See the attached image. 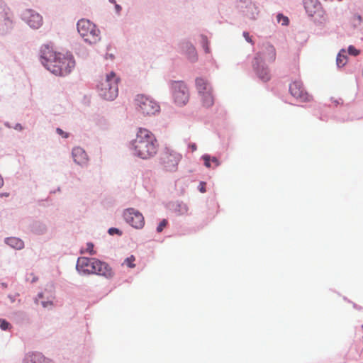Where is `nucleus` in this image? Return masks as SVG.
I'll return each mask as SVG.
<instances>
[{
	"label": "nucleus",
	"mask_w": 363,
	"mask_h": 363,
	"mask_svg": "<svg viewBox=\"0 0 363 363\" xmlns=\"http://www.w3.org/2000/svg\"><path fill=\"white\" fill-rule=\"evenodd\" d=\"M135 105L137 111L144 116L155 115L160 111V105L155 100L143 94L136 96Z\"/></svg>",
	"instance_id": "obj_6"
},
{
	"label": "nucleus",
	"mask_w": 363,
	"mask_h": 363,
	"mask_svg": "<svg viewBox=\"0 0 363 363\" xmlns=\"http://www.w3.org/2000/svg\"><path fill=\"white\" fill-rule=\"evenodd\" d=\"M304 9L309 17H314L319 10H322L318 0H303Z\"/></svg>",
	"instance_id": "obj_16"
},
{
	"label": "nucleus",
	"mask_w": 363,
	"mask_h": 363,
	"mask_svg": "<svg viewBox=\"0 0 363 363\" xmlns=\"http://www.w3.org/2000/svg\"><path fill=\"white\" fill-rule=\"evenodd\" d=\"M94 27V24L89 20L80 19L77 23L78 33L84 39L89 35V30Z\"/></svg>",
	"instance_id": "obj_19"
},
{
	"label": "nucleus",
	"mask_w": 363,
	"mask_h": 363,
	"mask_svg": "<svg viewBox=\"0 0 363 363\" xmlns=\"http://www.w3.org/2000/svg\"><path fill=\"white\" fill-rule=\"evenodd\" d=\"M56 133L61 135L63 138H68L69 137V133H67V132H65L62 129H61L60 128H56Z\"/></svg>",
	"instance_id": "obj_37"
},
{
	"label": "nucleus",
	"mask_w": 363,
	"mask_h": 363,
	"mask_svg": "<svg viewBox=\"0 0 363 363\" xmlns=\"http://www.w3.org/2000/svg\"><path fill=\"white\" fill-rule=\"evenodd\" d=\"M89 34L91 35V38H85L84 41L90 45L95 44L100 40V30L96 28V25L89 30Z\"/></svg>",
	"instance_id": "obj_23"
},
{
	"label": "nucleus",
	"mask_w": 363,
	"mask_h": 363,
	"mask_svg": "<svg viewBox=\"0 0 363 363\" xmlns=\"http://www.w3.org/2000/svg\"><path fill=\"white\" fill-rule=\"evenodd\" d=\"M20 18L33 30L40 28L43 24V16L36 11L31 9L23 10L20 15Z\"/></svg>",
	"instance_id": "obj_8"
},
{
	"label": "nucleus",
	"mask_w": 363,
	"mask_h": 363,
	"mask_svg": "<svg viewBox=\"0 0 363 363\" xmlns=\"http://www.w3.org/2000/svg\"><path fill=\"white\" fill-rule=\"evenodd\" d=\"M211 162H212L216 167H218L220 165V162L216 157H211Z\"/></svg>",
	"instance_id": "obj_42"
},
{
	"label": "nucleus",
	"mask_w": 363,
	"mask_h": 363,
	"mask_svg": "<svg viewBox=\"0 0 363 363\" xmlns=\"http://www.w3.org/2000/svg\"><path fill=\"white\" fill-rule=\"evenodd\" d=\"M276 59V50L269 43L263 44L262 50L255 55L253 61V69L257 77L264 82L270 80L271 74L264 60L272 62Z\"/></svg>",
	"instance_id": "obj_4"
},
{
	"label": "nucleus",
	"mask_w": 363,
	"mask_h": 363,
	"mask_svg": "<svg viewBox=\"0 0 363 363\" xmlns=\"http://www.w3.org/2000/svg\"><path fill=\"white\" fill-rule=\"evenodd\" d=\"M341 52H345V50L342 49L341 51L337 54L336 58V64L338 67H342L345 65L347 62V56L345 55H342Z\"/></svg>",
	"instance_id": "obj_26"
},
{
	"label": "nucleus",
	"mask_w": 363,
	"mask_h": 363,
	"mask_svg": "<svg viewBox=\"0 0 363 363\" xmlns=\"http://www.w3.org/2000/svg\"><path fill=\"white\" fill-rule=\"evenodd\" d=\"M200 95L201 96V101L203 106L209 108L213 106L214 103V99L211 93V89L203 92Z\"/></svg>",
	"instance_id": "obj_24"
},
{
	"label": "nucleus",
	"mask_w": 363,
	"mask_h": 363,
	"mask_svg": "<svg viewBox=\"0 0 363 363\" xmlns=\"http://www.w3.org/2000/svg\"><path fill=\"white\" fill-rule=\"evenodd\" d=\"M181 159L180 155L176 152H164L160 157V164L166 171L174 172Z\"/></svg>",
	"instance_id": "obj_12"
},
{
	"label": "nucleus",
	"mask_w": 363,
	"mask_h": 363,
	"mask_svg": "<svg viewBox=\"0 0 363 363\" xmlns=\"http://www.w3.org/2000/svg\"><path fill=\"white\" fill-rule=\"evenodd\" d=\"M76 269L82 275L94 274L108 279L113 277L114 274L109 264L94 257H79L76 264Z\"/></svg>",
	"instance_id": "obj_3"
},
{
	"label": "nucleus",
	"mask_w": 363,
	"mask_h": 363,
	"mask_svg": "<svg viewBox=\"0 0 363 363\" xmlns=\"http://www.w3.org/2000/svg\"><path fill=\"white\" fill-rule=\"evenodd\" d=\"M13 128H14L15 130H20V131H21V130H22L23 129V126L21 125V123H16V124L15 125V126L13 127Z\"/></svg>",
	"instance_id": "obj_47"
},
{
	"label": "nucleus",
	"mask_w": 363,
	"mask_h": 363,
	"mask_svg": "<svg viewBox=\"0 0 363 363\" xmlns=\"http://www.w3.org/2000/svg\"><path fill=\"white\" fill-rule=\"evenodd\" d=\"M347 52L352 56H357L360 53V50H357L354 45H350L347 48Z\"/></svg>",
	"instance_id": "obj_32"
},
{
	"label": "nucleus",
	"mask_w": 363,
	"mask_h": 363,
	"mask_svg": "<svg viewBox=\"0 0 363 363\" xmlns=\"http://www.w3.org/2000/svg\"><path fill=\"white\" fill-rule=\"evenodd\" d=\"M108 233L112 236L115 235L121 236L123 235V232L121 230H120L119 228H114V227H111V228H108Z\"/></svg>",
	"instance_id": "obj_31"
},
{
	"label": "nucleus",
	"mask_w": 363,
	"mask_h": 363,
	"mask_svg": "<svg viewBox=\"0 0 363 363\" xmlns=\"http://www.w3.org/2000/svg\"><path fill=\"white\" fill-rule=\"evenodd\" d=\"M115 10H116V13L117 14H120L121 10H122V7L121 5L118 4H116L115 5Z\"/></svg>",
	"instance_id": "obj_43"
},
{
	"label": "nucleus",
	"mask_w": 363,
	"mask_h": 363,
	"mask_svg": "<svg viewBox=\"0 0 363 363\" xmlns=\"http://www.w3.org/2000/svg\"><path fill=\"white\" fill-rule=\"evenodd\" d=\"M120 79L116 77L114 72H111L106 79L97 85L99 96L107 101L114 100L118 94V82Z\"/></svg>",
	"instance_id": "obj_5"
},
{
	"label": "nucleus",
	"mask_w": 363,
	"mask_h": 363,
	"mask_svg": "<svg viewBox=\"0 0 363 363\" xmlns=\"http://www.w3.org/2000/svg\"><path fill=\"white\" fill-rule=\"evenodd\" d=\"M178 47L179 49V52L184 55L187 60L191 62L194 63L198 60V54L195 46L193 43L187 40L183 39L182 40L179 44Z\"/></svg>",
	"instance_id": "obj_13"
},
{
	"label": "nucleus",
	"mask_w": 363,
	"mask_h": 363,
	"mask_svg": "<svg viewBox=\"0 0 363 363\" xmlns=\"http://www.w3.org/2000/svg\"><path fill=\"white\" fill-rule=\"evenodd\" d=\"M189 147L191 150L192 152L196 151L197 149V146H196V143L189 144Z\"/></svg>",
	"instance_id": "obj_45"
},
{
	"label": "nucleus",
	"mask_w": 363,
	"mask_h": 363,
	"mask_svg": "<svg viewBox=\"0 0 363 363\" xmlns=\"http://www.w3.org/2000/svg\"><path fill=\"white\" fill-rule=\"evenodd\" d=\"M196 87L199 94L211 89L210 84L202 77H197L195 80Z\"/></svg>",
	"instance_id": "obj_22"
},
{
	"label": "nucleus",
	"mask_w": 363,
	"mask_h": 363,
	"mask_svg": "<svg viewBox=\"0 0 363 363\" xmlns=\"http://www.w3.org/2000/svg\"><path fill=\"white\" fill-rule=\"evenodd\" d=\"M4 243L16 250H21L25 247L24 242L21 238L16 237L6 238Z\"/></svg>",
	"instance_id": "obj_20"
},
{
	"label": "nucleus",
	"mask_w": 363,
	"mask_h": 363,
	"mask_svg": "<svg viewBox=\"0 0 363 363\" xmlns=\"http://www.w3.org/2000/svg\"><path fill=\"white\" fill-rule=\"evenodd\" d=\"M350 303H352V306H353V308L358 310V311H361L362 310V307L360 306H358L357 304H356L355 303H353L350 301H349Z\"/></svg>",
	"instance_id": "obj_46"
},
{
	"label": "nucleus",
	"mask_w": 363,
	"mask_h": 363,
	"mask_svg": "<svg viewBox=\"0 0 363 363\" xmlns=\"http://www.w3.org/2000/svg\"><path fill=\"white\" fill-rule=\"evenodd\" d=\"M289 91L291 94L301 101H309L311 96L305 90L303 83L300 80L294 81L289 86Z\"/></svg>",
	"instance_id": "obj_14"
},
{
	"label": "nucleus",
	"mask_w": 363,
	"mask_h": 363,
	"mask_svg": "<svg viewBox=\"0 0 363 363\" xmlns=\"http://www.w3.org/2000/svg\"><path fill=\"white\" fill-rule=\"evenodd\" d=\"M9 196V193L5 192L0 194V197L6 196L8 197Z\"/></svg>",
	"instance_id": "obj_49"
},
{
	"label": "nucleus",
	"mask_w": 363,
	"mask_h": 363,
	"mask_svg": "<svg viewBox=\"0 0 363 363\" xmlns=\"http://www.w3.org/2000/svg\"><path fill=\"white\" fill-rule=\"evenodd\" d=\"M242 36L245 38V40L247 43L253 44V41L252 40V38H251V36L250 35V33L247 31H244L242 33Z\"/></svg>",
	"instance_id": "obj_38"
},
{
	"label": "nucleus",
	"mask_w": 363,
	"mask_h": 363,
	"mask_svg": "<svg viewBox=\"0 0 363 363\" xmlns=\"http://www.w3.org/2000/svg\"><path fill=\"white\" fill-rule=\"evenodd\" d=\"M40 57L43 65L56 76H66L71 73L75 67L73 55L57 52L49 45H43L40 50Z\"/></svg>",
	"instance_id": "obj_1"
},
{
	"label": "nucleus",
	"mask_w": 363,
	"mask_h": 363,
	"mask_svg": "<svg viewBox=\"0 0 363 363\" xmlns=\"http://www.w3.org/2000/svg\"><path fill=\"white\" fill-rule=\"evenodd\" d=\"M0 328L4 331L9 330L11 328V324L6 319L0 318Z\"/></svg>",
	"instance_id": "obj_29"
},
{
	"label": "nucleus",
	"mask_w": 363,
	"mask_h": 363,
	"mask_svg": "<svg viewBox=\"0 0 363 363\" xmlns=\"http://www.w3.org/2000/svg\"><path fill=\"white\" fill-rule=\"evenodd\" d=\"M2 135V129L0 127V137Z\"/></svg>",
	"instance_id": "obj_56"
},
{
	"label": "nucleus",
	"mask_w": 363,
	"mask_h": 363,
	"mask_svg": "<svg viewBox=\"0 0 363 363\" xmlns=\"http://www.w3.org/2000/svg\"><path fill=\"white\" fill-rule=\"evenodd\" d=\"M110 48H111V45H108V46L107 47V50H108Z\"/></svg>",
	"instance_id": "obj_57"
},
{
	"label": "nucleus",
	"mask_w": 363,
	"mask_h": 363,
	"mask_svg": "<svg viewBox=\"0 0 363 363\" xmlns=\"http://www.w3.org/2000/svg\"><path fill=\"white\" fill-rule=\"evenodd\" d=\"M277 18L278 22L281 23L282 26H287L289 23V18L284 16L282 13H278Z\"/></svg>",
	"instance_id": "obj_30"
},
{
	"label": "nucleus",
	"mask_w": 363,
	"mask_h": 363,
	"mask_svg": "<svg viewBox=\"0 0 363 363\" xmlns=\"http://www.w3.org/2000/svg\"><path fill=\"white\" fill-rule=\"evenodd\" d=\"M201 159L203 160L204 165L206 167L210 168L211 167V155H209L208 154H205V155H202Z\"/></svg>",
	"instance_id": "obj_34"
},
{
	"label": "nucleus",
	"mask_w": 363,
	"mask_h": 363,
	"mask_svg": "<svg viewBox=\"0 0 363 363\" xmlns=\"http://www.w3.org/2000/svg\"><path fill=\"white\" fill-rule=\"evenodd\" d=\"M134 155L147 160L154 156L157 150V141L154 135L147 129L140 128L136 138L131 142Z\"/></svg>",
	"instance_id": "obj_2"
},
{
	"label": "nucleus",
	"mask_w": 363,
	"mask_h": 363,
	"mask_svg": "<svg viewBox=\"0 0 363 363\" xmlns=\"http://www.w3.org/2000/svg\"><path fill=\"white\" fill-rule=\"evenodd\" d=\"M357 19L361 21H362V16L360 15L357 16Z\"/></svg>",
	"instance_id": "obj_55"
},
{
	"label": "nucleus",
	"mask_w": 363,
	"mask_h": 363,
	"mask_svg": "<svg viewBox=\"0 0 363 363\" xmlns=\"http://www.w3.org/2000/svg\"><path fill=\"white\" fill-rule=\"evenodd\" d=\"M43 298H45V293L40 292L38 294L37 297L35 299V302L38 303L39 299H43Z\"/></svg>",
	"instance_id": "obj_41"
},
{
	"label": "nucleus",
	"mask_w": 363,
	"mask_h": 363,
	"mask_svg": "<svg viewBox=\"0 0 363 363\" xmlns=\"http://www.w3.org/2000/svg\"><path fill=\"white\" fill-rule=\"evenodd\" d=\"M23 363H53L52 360L46 358L42 353H33L29 358L25 359Z\"/></svg>",
	"instance_id": "obj_21"
},
{
	"label": "nucleus",
	"mask_w": 363,
	"mask_h": 363,
	"mask_svg": "<svg viewBox=\"0 0 363 363\" xmlns=\"http://www.w3.org/2000/svg\"><path fill=\"white\" fill-rule=\"evenodd\" d=\"M236 7L245 17L251 20H255L259 13L258 7L252 0H238Z\"/></svg>",
	"instance_id": "obj_11"
},
{
	"label": "nucleus",
	"mask_w": 363,
	"mask_h": 363,
	"mask_svg": "<svg viewBox=\"0 0 363 363\" xmlns=\"http://www.w3.org/2000/svg\"><path fill=\"white\" fill-rule=\"evenodd\" d=\"M30 231L37 235H43L47 233L48 226L44 221L36 220H33L29 226Z\"/></svg>",
	"instance_id": "obj_17"
},
{
	"label": "nucleus",
	"mask_w": 363,
	"mask_h": 363,
	"mask_svg": "<svg viewBox=\"0 0 363 363\" xmlns=\"http://www.w3.org/2000/svg\"><path fill=\"white\" fill-rule=\"evenodd\" d=\"M175 210L179 211L180 213H184L187 211L186 205L183 203H178Z\"/></svg>",
	"instance_id": "obj_35"
},
{
	"label": "nucleus",
	"mask_w": 363,
	"mask_h": 363,
	"mask_svg": "<svg viewBox=\"0 0 363 363\" xmlns=\"http://www.w3.org/2000/svg\"><path fill=\"white\" fill-rule=\"evenodd\" d=\"M94 245L91 242H88L86 243V249L84 250H80V253L84 254L85 252H88L90 255H96V252L94 250Z\"/></svg>",
	"instance_id": "obj_28"
},
{
	"label": "nucleus",
	"mask_w": 363,
	"mask_h": 363,
	"mask_svg": "<svg viewBox=\"0 0 363 363\" xmlns=\"http://www.w3.org/2000/svg\"><path fill=\"white\" fill-rule=\"evenodd\" d=\"M13 14L4 0H0V35L10 33L14 27Z\"/></svg>",
	"instance_id": "obj_7"
},
{
	"label": "nucleus",
	"mask_w": 363,
	"mask_h": 363,
	"mask_svg": "<svg viewBox=\"0 0 363 363\" xmlns=\"http://www.w3.org/2000/svg\"><path fill=\"white\" fill-rule=\"evenodd\" d=\"M48 300L47 301H44L43 300L40 303L42 305V306L43 308H47L48 306H51L52 305V300H49L48 297H47Z\"/></svg>",
	"instance_id": "obj_40"
},
{
	"label": "nucleus",
	"mask_w": 363,
	"mask_h": 363,
	"mask_svg": "<svg viewBox=\"0 0 363 363\" xmlns=\"http://www.w3.org/2000/svg\"><path fill=\"white\" fill-rule=\"evenodd\" d=\"M72 156L74 162L81 166L84 167L88 162V155L85 150L81 147H74L72 150Z\"/></svg>",
	"instance_id": "obj_15"
},
{
	"label": "nucleus",
	"mask_w": 363,
	"mask_h": 363,
	"mask_svg": "<svg viewBox=\"0 0 363 363\" xmlns=\"http://www.w3.org/2000/svg\"><path fill=\"white\" fill-rule=\"evenodd\" d=\"M201 45L206 53L210 52L209 42L208 38L205 35H201Z\"/></svg>",
	"instance_id": "obj_27"
},
{
	"label": "nucleus",
	"mask_w": 363,
	"mask_h": 363,
	"mask_svg": "<svg viewBox=\"0 0 363 363\" xmlns=\"http://www.w3.org/2000/svg\"><path fill=\"white\" fill-rule=\"evenodd\" d=\"M60 191V187H58L56 190L51 191V194H55V192Z\"/></svg>",
	"instance_id": "obj_53"
},
{
	"label": "nucleus",
	"mask_w": 363,
	"mask_h": 363,
	"mask_svg": "<svg viewBox=\"0 0 363 363\" xmlns=\"http://www.w3.org/2000/svg\"><path fill=\"white\" fill-rule=\"evenodd\" d=\"M123 216L127 223L136 229H140L144 226L145 221L143 214L133 208L124 210Z\"/></svg>",
	"instance_id": "obj_10"
},
{
	"label": "nucleus",
	"mask_w": 363,
	"mask_h": 363,
	"mask_svg": "<svg viewBox=\"0 0 363 363\" xmlns=\"http://www.w3.org/2000/svg\"><path fill=\"white\" fill-rule=\"evenodd\" d=\"M168 224V220L167 219H162L160 223L158 224L157 227V233H161L162 232V230H164V228Z\"/></svg>",
	"instance_id": "obj_33"
},
{
	"label": "nucleus",
	"mask_w": 363,
	"mask_h": 363,
	"mask_svg": "<svg viewBox=\"0 0 363 363\" xmlns=\"http://www.w3.org/2000/svg\"><path fill=\"white\" fill-rule=\"evenodd\" d=\"M18 296H19L18 294H16L14 296L9 294V295H8V298L10 299L11 303H13L16 301V297Z\"/></svg>",
	"instance_id": "obj_44"
},
{
	"label": "nucleus",
	"mask_w": 363,
	"mask_h": 363,
	"mask_svg": "<svg viewBox=\"0 0 363 363\" xmlns=\"http://www.w3.org/2000/svg\"><path fill=\"white\" fill-rule=\"evenodd\" d=\"M206 183L205 182H200L198 189L201 193H205L206 191Z\"/></svg>",
	"instance_id": "obj_39"
},
{
	"label": "nucleus",
	"mask_w": 363,
	"mask_h": 363,
	"mask_svg": "<svg viewBox=\"0 0 363 363\" xmlns=\"http://www.w3.org/2000/svg\"><path fill=\"white\" fill-rule=\"evenodd\" d=\"M108 1H109V2H110V3L113 4L114 5H115L116 4H117V3H116V0H108Z\"/></svg>",
	"instance_id": "obj_54"
},
{
	"label": "nucleus",
	"mask_w": 363,
	"mask_h": 363,
	"mask_svg": "<svg viewBox=\"0 0 363 363\" xmlns=\"http://www.w3.org/2000/svg\"><path fill=\"white\" fill-rule=\"evenodd\" d=\"M335 102L337 104H339V101H335Z\"/></svg>",
	"instance_id": "obj_58"
},
{
	"label": "nucleus",
	"mask_w": 363,
	"mask_h": 363,
	"mask_svg": "<svg viewBox=\"0 0 363 363\" xmlns=\"http://www.w3.org/2000/svg\"><path fill=\"white\" fill-rule=\"evenodd\" d=\"M1 284L2 287H4V288H7V286H8V284L5 282H2Z\"/></svg>",
	"instance_id": "obj_52"
},
{
	"label": "nucleus",
	"mask_w": 363,
	"mask_h": 363,
	"mask_svg": "<svg viewBox=\"0 0 363 363\" xmlns=\"http://www.w3.org/2000/svg\"><path fill=\"white\" fill-rule=\"evenodd\" d=\"M172 96L175 104L182 106L189 101V93L186 84L182 82H174L172 84Z\"/></svg>",
	"instance_id": "obj_9"
},
{
	"label": "nucleus",
	"mask_w": 363,
	"mask_h": 363,
	"mask_svg": "<svg viewBox=\"0 0 363 363\" xmlns=\"http://www.w3.org/2000/svg\"><path fill=\"white\" fill-rule=\"evenodd\" d=\"M313 18V22L317 26H323L325 24L326 21V17L325 16L324 11L322 10H319L317 13H315L314 17H311Z\"/></svg>",
	"instance_id": "obj_25"
},
{
	"label": "nucleus",
	"mask_w": 363,
	"mask_h": 363,
	"mask_svg": "<svg viewBox=\"0 0 363 363\" xmlns=\"http://www.w3.org/2000/svg\"><path fill=\"white\" fill-rule=\"evenodd\" d=\"M9 318L12 321L18 325L30 323L28 314L23 311H14L10 313Z\"/></svg>",
	"instance_id": "obj_18"
},
{
	"label": "nucleus",
	"mask_w": 363,
	"mask_h": 363,
	"mask_svg": "<svg viewBox=\"0 0 363 363\" xmlns=\"http://www.w3.org/2000/svg\"><path fill=\"white\" fill-rule=\"evenodd\" d=\"M106 58H109L111 60H113L115 58V56L113 54L111 53H106Z\"/></svg>",
	"instance_id": "obj_48"
},
{
	"label": "nucleus",
	"mask_w": 363,
	"mask_h": 363,
	"mask_svg": "<svg viewBox=\"0 0 363 363\" xmlns=\"http://www.w3.org/2000/svg\"><path fill=\"white\" fill-rule=\"evenodd\" d=\"M4 185V179L3 177L0 175V188H1Z\"/></svg>",
	"instance_id": "obj_50"
},
{
	"label": "nucleus",
	"mask_w": 363,
	"mask_h": 363,
	"mask_svg": "<svg viewBox=\"0 0 363 363\" xmlns=\"http://www.w3.org/2000/svg\"><path fill=\"white\" fill-rule=\"evenodd\" d=\"M4 125H5V126H6L7 128H11V125L9 124V122H5V123H4Z\"/></svg>",
	"instance_id": "obj_51"
},
{
	"label": "nucleus",
	"mask_w": 363,
	"mask_h": 363,
	"mask_svg": "<svg viewBox=\"0 0 363 363\" xmlns=\"http://www.w3.org/2000/svg\"><path fill=\"white\" fill-rule=\"evenodd\" d=\"M135 260V257L133 255H131L128 257H127L125 259V264L130 267V268H133L135 267V264H133V261Z\"/></svg>",
	"instance_id": "obj_36"
},
{
	"label": "nucleus",
	"mask_w": 363,
	"mask_h": 363,
	"mask_svg": "<svg viewBox=\"0 0 363 363\" xmlns=\"http://www.w3.org/2000/svg\"><path fill=\"white\" fill-rule=\"evenodd\" d=\"M362 328H363V325H362Z\"/></svg>",
	"instance_id": "obj_59"
}]
</instances>
